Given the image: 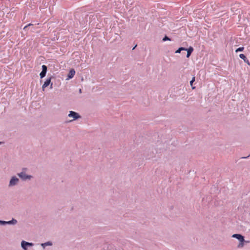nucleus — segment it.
<instances>
[{"label": "nucleus", "instance_id": "26", "mask_svg": "<svg viewBox=\"0 0 250 250\" xmlns=\"http://www.w3.org/2000/svg\"><path fill=\"white\" fill-rule=\"evenodd\" d=\"M2 143H3L2 142H0V144H2Z\"/></svg>", "mask_w": 250, "mask_h": 250}, {"label": "nucleus", "instance_id": "12", "mask_svg": "<svg viewBox=\"0 0 250 250\" xmlns=\"http://www.w3.org/2000/svg\"><path fill=\"white\" fill-rule=\"evenodd\" d=\"M75 74V71L74 70V69H72L70 70L69 72V74L68 75V79H72L74 75Z\"/></svg>", "mask_w": 250, "mask_h": 250}, {"label": "nucleus", "instance_id": "24", "mask_svg": "<svg viewBox=\"0 0 250 250\" xmlns=\"http://www.w3.org/2000/svg\"><path fill=\"white\" fill-rule=\"evenodd\" d=\"M137 45V44H136V45H135V46H134V47H133V48H132V50L135 49V48L136 47Z\"/></svg>", "mask_w": 250, "mask_h": 250}, {"label": "nucleus", "instance_id": "13", "mask_svg": "<svg viewBox=\"0 0 250 250\" xmlns=\"http://www.w3.org/2000/svg\"><path fill=\"white\" fill-rule=\"evenodd\" d=\"M17 222L18 221L16 219L12 218L10 221H6V225H15Z\"/></svg>", "mask_w": 250, "mask_h": 250}, {"label": "nucleus", "instance_id": "23", "mask_svg": "<svg viewBox=\"0 0 250 250\" xmlns=\"http://www.w3.org/2000/svg\"><path fill=\"white\" fill-rule=\"evenodd\" d=\"M250 157V155L247 156V157H242V158L243 159H247L248 158H249Z\"/></svg>", "mask_w": 250, "mask_h": 250}, {"label": "nucleus", "instance_id": "14", "mask_svg": "<svg viewBox=\"0 0 250 250\" xmlns=\"http://www.w3.org/2000/svg\"><path fill=\"white\" fill-rule=\"evenodd\" d=\"M23 29L25 30H34L35 29L34 28L33 24H29L28 25L25 26L24 27Z\"/></svg>", "mask_w": 250, "mask_h": 250}, {"label": "nucleus", "instance_id": "17", "mask_svg": "<svg viewBox=\"0 0 250 250\" xmlns=\"http://www.w3.org/2000/svg\"><path fill=\"white\" fill-rule=\"evenodd\" d=\"M182 50H186V48L183 47L179 48L178 49L175 51V53H180Z\"/></svg>", "mask_w": 250, "mask_h": 250}, {"label": "nucleus", "instance_id": "8", "mask_svg": "<svg viewBox=\"0 0 250 250\" xmlns=\"http://www.w3.org/2000/svg\"><path fill=\"white\" fill-rule=\"evenodd\" d=\"M108 33L109 34L112 33L111 36H112V37L113 38V39L111 41L112 42H116V41H120L121 40H120L121 39V37H120V36L118 33H113V32H108Z\"/></svg>", "mask_w": 250, "mask_h": 250}, {"label": "nucleus", "instance_id": "18", "mask_svg": "<svg viewBox=\"0 0 250 250\" xmlns=\"http://www.w3.org/2000/svg\"><path fill=\"white\" fill-rule=\"evenodd\" d=\"M195 77H193L192 78V80H191L190 81V85L192 86V89H194V88H195V87H193V86H192L193 83V82L195 81Z\"/></svg>", "mask_w": 250, "mask_h": 250}, {"label": "nucleus", "instance_id": "21", "mask_svg": "<svg viewBox=\"0 0 250 250\" xmlns=\"http://www.w3.org/2000/svg\"><path fill=\"white\" fill-rule=\"evenodd\" d=\"M0 225H6V221L0 220Z\"/></svg>", "mask_w": 250, "mask_h": 250}, {"label": "nucleus", "instance_id": "1", "mask_svg": "<svg viewBox=\"0 0 250 250\" xmlns=\"http://www.w3.org/2000/svg\"><path fill=\"white\" fill-rule=\"evenodd\" d=\"M26 170H27L26 168H23L21 172L17 173V175L22 181L30 180L33 177V176L30 175H27L26 173Z\"/></svg>", "mask_w": 250, "mask_h": 250}, {"label": "nucleus", "instance_id": "15", "mask_svg": "<svg viewBox=\"0 0 250 250\" xmlns=\"http://www.w3.org/2000/svg\"><path fill=\"white\" fill-rule=\"evenodd\" d=\"M52 242H50V241H48V242H45L44 243H42L41 244V246H42V247L43 248H45L46 246H52Z\"/></svg>", "mask_w": 250, "mask_h": 250}, {"label": "nucleus", "instance_id": "11", "mask_svg": "<svg viewBox=\"0 0 250 250\" xmlns=\"http://www.w3.org/2000/svg\"><path fill=\"white\" fill-rule=\"evenodd\" d=\"M186 50L187 51V57L188 58L191 55V54L193 51L192 47L190 46L188 48H186Z\"/></svg>", "mask_w": 250, "mask_h": 250}, {"label": "nucleus", "instance_id": "10", "mask_svg": "<svg viewBox=\"0 0 250 250\" xmlns=\"http://www.w3.org/2000/svg\"><path fill=\"white\" fill-rule=\"evenodd\" d=\"M239 57L243 59L244 60V61L247 63L248 65H250V61H249V60L247 58V57H246V56L243 54H240L239 55Z\"/></svg>", "mask_w": 250, "mask_h": 250}, {"label": "nucleus", "instance_id": "4", "mask_svg": "<svg viewBox=\"0 0 250 250\" xmlns=\"http://www.w3.org/2000/svg\"><path fill=\"white\" fill-rule=\"evenodd\" d=\"M34 244L30 242H27L25 241L22 240L21 242V247L24 250H27L28 247H32Z\"/></svg>", "mask_w": 250, "mask_h": 250}, {"label": "nucleus", "instance_id": "16", "mask_svg": "<svg viewBox=\"0 0 250 250\" xmlns=\"http://www.w3.org/2000/svg\"><path fill=\"white\" fill-rule=\"evenodd\" d=\"M245 242V239H243V240L242 241H240V243L239 244V245H238L237 247L238 248H242L244 247V242ZM246 242H248L247 241H246Z\"/></svg>", "mask_w": 250, "mask_h": 250}, {"label": "nucleus", "instance_id": "6", "mask_svg": "<svg viewBox=\"0 0 250 250\" xmlns=\"http://www.w3.org/2000/svg\"><path fill=\"white\" fill-rule=\"evenodd\" d=\"M42 71L40 74L41 79H42L45 76L47 70V67L45 65H42Z\"/></svg>", "mask_w": 250, "mask_h": 250}, {"label": "nucleus", "instance_id": "5", "mask_svg": "<svg viewBox=\"0 0 250 250\" xmlns=\"http://www.w3.org/2000/svg\"><path fill=\"white\" fill-rule=\"evenodd\" d=\"M51 77L48 78L44 83L42 86V90H44V88L50 84V88H52L53 83H51Z\"/></svg>", "mask_w": 250, "mask_h": 250}, {"label": "nucleus", "instance_id": "25", "mask_svg": "<svg viewBox=\"0 0 250 250\" xmlns=\"http://www.w3.org/2000/svg\"><path fill=\"white\" fill-rule=\"evenodd\" d=\"M79 93H82V89H79Z\"/></svg>", "mask_w": 250, "mask_h": 250}, {"label": "nucleus", "instance_id": "2", "mask_svg": "<svg viewBox=\"0 0 250 250\" xmlns=\"http://www.w3.org/2000/svg\"><path fill=\"white\" fill-rule=\"evenodd\" d=\"M19 182H20V180L18 178H17L16 176H12L10 180V181H9V183L8 184V187H12L15 186L17 185Z\"/></svg>", "mask_w": 250, "mask_h": 250}, {"label": "nucleus", "instance_id": "19", "mask_svg": "<svg viewBox=\"0 0 250 250\" xmlns=\"http://www.w3.org/2000/svg\"><path fill=\"white\" fill-rule=\"evenodd\" d=\"M162 41L163 42H165V41H171V39L169 37H168L167 36H165L163 38Z\"/></svg>", "mask_w": 250, "mask_h": 250}, {"label": "nucleus", "instance_id": "20", "mask_svg": "<svg viewBox=\"0 0 250 250\" xmlns=\"http://www.w3.org/2000/svg\"><path fill=\"white\" fill-rule=\"evenodd\" d=\"M244 49V47H240L238 48L237 49H236V50H235V52H238L243 51Z\"/></svg>", "mask_w": 250, "mask_h": 250}, {"label": "nucleus", "instance_id": "9", "mask_svg": "<svg viewBox=\"0 0 250 250\" xmlns=\"http://www.w3.org/2000/svg\"><path fill=\"white\" fill-rule=\"evenodd\" d=\"M232 237L236 238L239 241H242L244 239V237L240 234H234L232 235Z\"/></svg>", "mask_w": 250, "mask_h": 250}, {"label": "nucleus", "instance_id": "3", "mask_svg": "<svg viewBox=\"0 0 250 250\" xmlns=\"http://www.w3.org/2000/svg\"><path fill=\"white\" fill-rule=\"evenodd\" d=\"M68 117L70 118H73V120H76L81 118V116L78 113L73 111H69Z\"/></svg>", "mask_w": 250, "mask_h": 250}, {"label": "nucleus", "instance_id": "22", "mask_svg": "<svg viewBox=\"0 0 250 250\" xmlns=\"http://www.w3.org/2000/svg\"><path fill=\"white\" fill-rule=\"evenodd\" d=\"M106 34H104V38H105L106 39H107V37H108V32H105ZM110 35H108V36H109Z\"/></svg>", "mask_w": 250, "mask_h": 250}, {"label": "nucleus", "instance_id": "7", "mask_svg": "<svg viewBox=\"0 0 250 250\" xmlns=\"http://www.w3.org/2000/svg\"><path fill=\"white\" fill-rule=\"evenodd\" d=\"M42 71L40 74L41 79H42L45 76L47 70V67L45 65H42Z\"/></svg>", "mask_w": 250, "mask_h": 250}]
</instances>
